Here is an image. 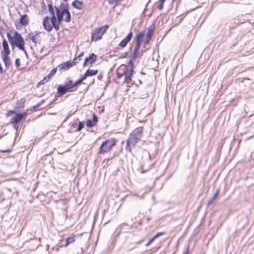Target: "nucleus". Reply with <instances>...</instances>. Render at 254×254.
<instances>
[{"mask_svg":"<svg viewBox=\"0 0 254 254\" xmlns=\"http://www.w3.org/2000/svg\"><path fill=\"white\" fill-rule=\"evenodd\" d=\"M57 18L55 14L54 9L51 3L48 4V9L49 12L52 15L51 18V22L54 26L56 30H58L60 27V23L63 20V16L64 14L66 15V17L64 20L66 22H69L71 19V15L68 10V6L67 4H64L63 2L61 3L59 7L55 6Z\"/></svg>","mask_w":254,"mask_h":254,"instance_id":"1","label":"nucleus"},{"mask_svg":"<svg viewBox=\"0 0 254 254\" xmlns=\"http://www.w3.org/2000/svg\"><path fill=\"white\" fill-rule=\"evenodd\" d=\"M143 127H139L134 129L129 134L127 141L126 149L127 151L131 152L136 144L140 140L143 136Z\"/></svg>","mask_w":254,"mask_h":254,"instance_id":"2","label":"nucleus"},{"mask_svg":"<svg viewBox=\"0 0 254 254\" xmlns=\"http://www.w3.org/2000/svg\"><path fill=\"white\" fill-rule=\"evenodd\" d=\"M9 42L12 46L14 45L18 47L20 50L24 51V53L27 56V53L24 50V41L19 33H14V35L12 36L11 33H6Z\"/></svg>","mask_w":254,"mask_h":254,"instance_id":"3","label":"nucleus"},{"mask_svg":"<svg viewBox=\"0 0 254 254\" xmlns=\"http://www.w3.org/2000/svg\"><path fill=\"white\" fill-rule=\"evenodd\" d=\"M74 86L73 81L70 78H66L64 84L60 85L57 88V94L59 96L64 95L67 92H72L75 91L74 88H72Z\"/></svg>","mask_w":254,"mask_h":254,"instance_id":"4","label":"nucleus"},{"mask_svg":"<svg viewBox=\"0 0 254 254\" xmlns=\"http://www.w3.org/2000/svg\"><path fill=\"white\" fill-rule=\"evenodd\" d=\"M116 143V139L115 138H110L103 141L99 148L98 153L104 154L110 151Z\"/></svg>","mask_w":254,"mask_h":254,"instance_id":"5","label":"nucleus"},{"mask_svg":"<svg viewBox=\"0 0 254 254\" xmlns=\"http://www.w3.org/2000/svg\"><path fill=\"white\" fill-rule=\"evenodd\" d=\"M128 65L129 66V69L128 70V73L125 76L124 79V83L131 85L133 84V82L131 79V77L133 74L134 70H133V63L132 60H130L128 62Z\"/></svg>","mask_w":254,"mask_h":254,"instance_id":"6","label":"nucleus"},{"mask_svg":"<svg viewBox=\"0 0 254 254\" xmlns=\"http://www.w3.org/2000/svg\"><path fill=\"white\" fill-rule=\"evenodd\" d=\"M28 17L26 14H24L21 16L19 21L15 22V25L18 30H21L22 27L28 25Z\"/></svg>","mask_w":254,"mask_h":254,"instance_id":"7","label":"nucleus"},{"mask_svg":"<svg viewBox=\"0 0 254 254\" xmlns=\"http://www.w3.org/2000/svg\"><path fill=\"white\" fill-rule=\"evenodd\" d=\"M129 66L124 64H121L117 70V75L118 78L125 76L128 73Z\"/></svg>","mask_w":254,"mask_h":254,"instance_id":"8","label":"nucleus"},{"mask_svg":"<svg viewBox=\"0 0 254 254\" xmlns=\"http://www.w3.org/2000/svg\"><path fill=\"white\" fill-rule=\"evenodd\" d=\"M27 114V112H24L22 113L17 114L15 117L12 118L10 123L12 124H18L21 121L25 119Z\"/></svg>","mask_w":254,"mask_h":254,"instance_id":"9","label":"nucleus"},{"mask_svg":"<svg viewBox=\"0 0 254 254\" xmlns=\"http://www.w3.org/2000/svg\"><path fill=\"white\" fill-rule=\"evenodd\" d=\"M97 60V56L94 53H92L89 57H86L83 64V66L85 67L88 64L92 65Z\"/></svg>","mask_w":254,"mask_h":254,"instance_id":"10","label":"nucleus"},{"mask_svg":"<svg viewBox=\"0 0 254 254\" xmlns=\"http://www.w3.org/2000/svg\"><path fill=\"white\" fill-rule=\"evenodd\" d=\"M76 63H77V62H76V59H74L73 61L72 62L70 61H67L59 65V67L60 70L67 69L71 67L74 65L76 64Z\"/></svg>","mask_w":254,"mask_h":254,"instance_id":"11","label":"nucleus"},{"mask_svg":"<svg viewBox=\"0 0 254 254\" xmlns=\"http://www.w3.org/2000/svg\"><path fill=\"white\" fill-rule=\"evenodd\" d=\"M43 26L45 30L48 31H50L54 26L51 22V19L48 16L45 17L43 19Z\"/></svg>","mask_w":254,"mask_h":254,"instance_id":"12","label":"nucleus"},{"mask_svg":"<svg viewBox=\"0 0 254 254\" xmlns=\"http://www.w3.org/2000/svg\"><path fill=\"white\" fill-rule=\"evenodd\" d=\"M132 37V33H128L127 35L119 43V45L122 48L125 47Z\"/></svg>","mask_w":254,"mask_h":254,"instance_id":"13","label":"nucleus"},{"mask_svg":"<svg viewBox=\"0 0 254 254\" xmlns=\"http://www.w3.org/2000/svg\"><path fill=\"white\" fill-rule=\"evenodd\" d=\"M145 33H138V34L136 36V43L134 46V48L139 50L140 47L141 42L144 36Z\"/></svg>","mask_w":254,"mask_h":254,"instance_id":"14","label":"nucleus"},{"mask_svg":"<svg viewBox=\"0 0 254 254\" xmlns=\"http://www.w3.org/2000/svg\"><path fill=\"white\" fill-rule=\"evenodd\" d=\"M2 46L3 51L1 52V56H2V55H9L10 51L7 42L5 39H3L2 41Z\"/></svg>","mask_w":254,"mask_h":254,"instance_id":"15","label":"nucleus"},{"mask_svg":"<svg viewBox=\"0 0 254 254\" xmlns=\"http://www.w3.org/2000/svg\"><path fill=\"white\" fill-rule=\"evenodd\" d=\"M8 55H2V56H1L2 60L6 68H8L10 66H12V63Z\"/></svg>","mask_w":254,"mask_h":254,"instance_id":"16","label":"nucleus"},{"mask_svg":"<svg viewBox=\"0 0 254 254\" xmlns=\"http://www.w3.org/2000/svg\"><path fill=\"white\" fill-rule=\"evenodd\" d=\"M130 229V226L127 223H122L119 225L117 228V230L119 233L124 232L126 233L128 232V230Z\"/></svg>","mask_w":254,"mask_h":254,"instance_id":"17","label":"nucleus"},{"mask_svg":"<svg viewBox=\"0 0 254 254\" xmlns=\"http://www.w3.org/2000/svg\"><path fill=\"white\" fill-rule=\"evenodd\" d=\"M91 41L96 42L102 38L105 33H92Z\"/></svg>","mask_w":254,"mask_h":254,"instance_id":"18","label":"nucleus"},{"mask_svg":"<svg viewBox=\"0 0 254 254\" xmlns=\"http://www.w3.org/2000/svg\"><path fill=\"white\" fill-rule=\"evenodd\" d=\"M33 33H29V38L34 43L37 44L40 43V40L37 38V35L38 33H36V34L34 36L33 35Z\"/></svg>","mask_w":254,"mask_h":254,"instance_id":"19","label":"nucleus"},{"mask_svg":"<svg viewBox=\"0 0 254 254\" xmlns=\"http://www.w3.org/2000/svg\"><path fill=\"white\" fill-rule=\"evenodd\" d=\"M72 5L73 7L77 9H82V2L78 0H74L72 2Z\"/></svg>","mask_w":254,"mask_h":254,"instance_id":"20","label":"nucleus"},{"mask_svg":"<svg viewBox=\"0 0 254 254\" xmlns=\"http://www.w3.org/2000/svg\"><path fill=\"white\" fill-rule=\"evenodd\" d=\"M25 103V100L24 98H21L19 100L16 104V108L20 109L24 107Z\"/></svg>","mask_w":254,"mask_h":254,"instance_id":"21","label":"nucleus"},{"mask_svg":"<svg viewBox=\"0 0 254 254\" xmlns=\"http://www.w3.org/2000/svg\"><path fill=\"white\" fill-rule=\"evenodd\" d=\"M86 72L87 74L88 77L91 76L96 75L98 72V69H88L86 70Z\"/></svg>","mask_w":254,"mask_h":254,"instance_id":"22","label":"nucleus"},{"mask_svg":"<svg viewBox=\"0 0 254 254\" xmlns=\"http://www.w3.org/2000/svg\"><path fill=\"white\" fill-rule=\"evenodd\" d=\"M109 27L108 24L104 25L97 28L95 32H106Z\"/></svg>","mask_w":254,"mask_h":254,"instance_id":"23","label":"nucleus"},{"mask_svg":"<svg viewBox=\"0 0 254 254\" xmlns=\"http://www.w3.org/2000/svg\"><path fill=\"white\" fill-rule=\"evenodd\" d=\"M75 236L72 237H68L66 239V243L65 244V247H67V246L75 241L74 239Z\"/></svg>","mask_w":254,"mask_h":254,"instance_id":"24","label":"nucleus"},{"mask_svg":"<svg viewBox=\"0 0 254 254\" xmlns=\"http://www.w3.org/2000/svg\"><path fill=\"white\" fill-rule=\"evenodd\" d=\"M57 71V67H55V68H54L53 69H52L50 73H49L48 74V75L46 76L47 78H48V80H49L50 79H51L52 78V77L56 73Z\"/></svg>","mask_w":254,"mask_h":254,"instance_id":"25","label":"nucleus"},{"mask_svg":"<svg viewBox=\"0 0 254 254\" xmlns=\"http://www.w3.org/2000/svg\"><path fill=\"white\" fill-rule=\"evenodd\" d=\"M96 123H94L93 120H87L86 125L88 127H92L96 125Z\"/></svg>","mask_w":254,"mask_h":254,"instance_id":"26","label":"nucleus"},{"mask_svg":"<svg viewBox=\"0 0 254 254\" xmlns=\"http://www.w3.org/2000/svg\"><path fill=\"white\" fill-rule=\"evenodd\" d=\"M45 100H42L41 101L37 103L35 106H32L31 107L30 110L32 111L34 109H36L41 106L44 103H45Z\"/></svg>","mask_w":254,"mask_h":254,"instance_id":"27","label":"nucleus"},{"mask_svg":"<svg viewBox=\"0 0 254 254\" xmlns=\"http://www.w3.org/2000/svg\"><path fill=\"white\" fill-rule=\"evenodd\" d=\"M153 33H147L146 36V40L144 42V44H146L148 43L150 39L151 38V37L153 35Z\"/></svg>","mask_w":254,"mask_h":254,"instance_id":"28","label":"nucleus"},{"mask_svg":"<svg viewBox=\"0 0 254 254\" xmlns=\"http://www.w3.org/2000/svg\"><path fill=\"white\" fill-rule=\"evenodd\" d=\"M84 127V123L83 122H79L78 123V127L76 129V131H80Z\"/></svg>","mask_w":254,"mask_h":254,"instance_id":"29","label":"nucleus"},{"mask_svg":"<svg viewBox=\"0 0 254 254\" xmlns=\"http://www.w3.org/2000/svg\"><path fill=\"white\" fill-rule=\"evenodd\" d=\"M82 82V81L80 79H78L74 83V86L72 87V88H74L76 91L78 88V86L81 84Z\"/></svg>","mask_w":254,"mask_h":254,"instance_id":"30","label":"nucleus"},{"mask_svg":"<svg viewBox=\"0 0 254 254\" xmlns=\"http://www.w3.org/2000/svg\"><path fill=\"white\" fill-rule=\"evenodd\" d=\"M49 80H48V78L47 77H45L43 80L40 81L38 83V85H43L47 82Z\"/></svg>","mask_w":254,"mask_h":254,"instance_id":"31","label":"nucleus"},{"mask_svg":"<svg viewBox=\"0 0 254 254\" xmlns=\"http://www.w3.org/2000/svg\"><path fill=\"white\" fill-rule=\"evenodd\" d=\"M219 193V189H217L216 190H215V192H214V193L213 194L212 198H213L214 199H215V198L217 197V196H218V194Z\"/></svg>","mask_w":254,"mask_h":254,"instance_id":"32","label":"nucleus"},{"mask_svg":"<svg viewBox=\"0 0 254 254\" xmlns=\"http://www.w3.org/2000/svg\"><path fill=\"white\" fill-rule=\"evenodd\" d=\"M154 27H155L154 24H152L151 25H150L149 27H148V28H147L148 31L147 32H153L154 30Z\"/></svg>","mask_w":254,"mask_h":254,"instance_id":"33","label":"nucleus"},{"mask_svg":"<svg viewBox=\"0 0 254 254\" xmlns=\"http://www.w3.org/2000/svg\"><path fill=\"white\" fill-rule=\"evenodd\" d=\"M15 64L16 67L18 68L20 66V62L19 59H18V58L16 59L15 61Z\"/></svg>","mask_w":254,"mask_h":254,"instance_id":"34","label":"nucleus"},{"mask_svg":"<svg viewBox=\"0 0 254 254\" xmlns=\"http://www.w3.org/2000/svg\"><path fill=\"white\" fill-rule=\"evenodd\" d=\"M164 3L159 1V4L157 6L159 10H162L163 7Z\"/></svg>","mask_w":254,"mask_h":254,"instance_id":"35","label":"nucleus"},{"mask_svg":"<svg viewBox=\"0 0 254 254\" xmlns=\"http://www.w3.org/2000/svg\"><path fill=\"white\" fill-rule=\"evenodd\" d=\"M83 54H84V52H82L80 53V54L76 58H75L74 59H76V62H77V63L78 62L77 61V60L80 61V58L83 56Z\"/></svg>","mask_w":254,"mask_h":254,"instance_id":"36","label":"nucleus"},{"mask_svg":"<svg viewBox=\"0 0 254 254\" xmlns=\"http://www.w3.org/2000/svg\"><path fill=\"white\" fill-rule=\"evenodd\" d=\"M215 199H214L213 198H211L209 199V200L207 202V206L208 207L209 206H210L212 203L213 202V201Z\"/></svg>","mask_w":254,"mask_h":254,"instance_id":"37","label":"nucleus"},{"mask_svg":"<svg viewBox=\"0 0 254 254\" xmlns=\"http://www.w3.org/2000/svg\"><path fill=\"white\" fill-rule=\"evenodd\" d=\"M92 120L96 124L98 122V117H97V116L95 114H94L93 115V119H92Z\"/></svg>","mask_w":254,"mask_h":254,"instance_id":"38","label":"nucleus"},{"mask_svg":"<svg viewBox=\"0 0 254 254\" xmlns=\"http://www.w3.org/2000/svg\"><path fill=\"white\" fill-rule=\"evenodd\" d=\"M87 77H88L87 74L86 72H85V73L83 74V75L81 77L80 79L82 81H83V80L86 79V78Z\"/></svg>","mask_w":254,"mask_h":254,"instance_id":"39","label":"nucleus"},{"mask_svg":"<svg viewBox=\"0 0 254 254\" xmlns=\"http://www.w3.org/2000/svg\"><path fill=\"white\" fill-rule=\"evenodd\" d=\"M139 50L136 49L134 48L133 52V57H135L138 51Z\"/></svg>","mask_w":254,"mask_h":254,"instance_id":"40","label":"nucleus"},{"mask_svg":"<svg viewBox=\"0 0 254 254\" xmlns=\"http://www.w3.org/2000/svg\"><path fill=\"white\" fill-rule=\"evenodd\" d=\"M154 241L151 239L146 244H145V246L146 247H148L152 243H153Z\"/></svg>","mask_w":254,"mask_h":254,"instance_id":"41","label":"nucleus"},{"mask_svg":"<svg viewBox=\"0 0 254 254\" xmlns=\"http://www.w3.org/2000/svg\"><path fill=\"white\" fill-rule=\"evenodd\" d=\"M164 234V232H158L156 235L157 237H159V236L163 235Z\"/></svg>","mask_w":254,"mask_h":254,"instance_id":"42","label":"nucleus"},{"mask_svg":"<svg viewBox=\"0 0 254 254\" xmlns=\"http://www.w3.org/2000/svg\"><path fill=\"white\" fill-rule=\"evenodd\" d=\"M67 201H68L66 199H64V200H62V202L63 204H64V205H66V203H67Z\"/></svg>","mask_w":254,"mask_h":254,"instance_id":"43","label":"nucleus"},{"mask_svg":"<svg viewBox=\"0 0 254 254\" xmlns=\"http://www.w3.org/2000/svg\"><path fill=\"white\" fill-rule=\"evenodd\" d=\"M183 254H189V248L187 250L183 252Z\"/></svg>","mask_w":254,"mask_h":254,"instance_id":"44","label":"nucleus"},{"mask_svg":"<svg viewBox=\"0 0 254 254\" xmlns=\"http://www.w3.org/2000/svg\"><path fill=\"white\" fill-rule=\"evenodd\" d=\"M140 170V172L141 173H145V172H146L145 170H143V167H141V168L140 169V170Z\"/></svg>","mask_w":254,"mask_h":254,"instance_id":"45","label":"nucleus"},{"mask_svg":"<svg viewBox=\"0 0 254 254\" xmlns=\"http://www.w3.org/2000/svg\"><path fill=\"white\" fill-rule=\"evenodd\" d=\"M97 78L99 80H101L103 78V76H102V74H100V75H99L98 76Z\"/></svg>","mask_w":254,"mask_h":254,"instance_id":"46","label":"nucleus"},{"mask_svg":"<svg viewBox=\"0 0 254 254\" xmlns=\"http://www.w3.org/2000/svg\"><path fill=\"white\" fill-rule=\"evenodd\" d=\"M70 117V115H68V116H67L65 118V119L64 120V122H66L68 119Z\"/></svg>","mask_w":254,"mask_h":254,"instance_id":"47","label":"nucleus"},{"mask_svg":"<svg viewBox=\"0 0 254 254\" xmlns=\"http://www.w3.org/2000/svg\"><path fill=\"white\" fill-rule=\"evenodd\" d=\"M157 237V236H156V235H155L151 239L154 241L155 239H156Z\"/></svg>","mask_w":254,"mask_h":254,"instance_id":"48","label":"nucleus"},{"mask_svg":"<svg viewBox=\"0 0 254 254\" xmlns=\"http://www.w3.org/2000/svg\"><path fill=\"white\" fill-rule=\"evenodd\" d=\"M2 152H10V150L9 149L5 150H2Z\"/></svg>","mask_w":254,"mask_h":254,"instance_id":"49","label":"nucleus"},{"mask_svg":"<svg viewBox=\"0 0 254 254\" xmlns=\"http://www.w3.org/2000/svg\"><path fill=\"white\" fill-rule=\"evenodd\" d=\"M14 113V111H10L8 113H7L6 114V116H8L9 115V114H11V113Z\"/></svg>","mask_w":254,"mask_h":254,"instance_id":"50","label":"nucleus"},{"mask_svg":"<svg viewBox=\"0 0 254 254\" xmlns=\"http://www.w3.org/2000/svg\"><path fill=\"white\" fill-rule=\"evenodd\" d=\"M44 49V47L43 46V47L41 48V50H40V52H41V53H42V52H43V51Z\"/></svg>","mask_w":254,"mask_h":254,"instance_id":"51","label":"nucleus"},{"mask_svg":"<svg viewBox=\"0 0 254 254\" xmlns=\"http://www.w3.org/2000/svg\"><path fill=\"white\" fill-rule=\"evenodd\" d=\"M14 127L16 129H18V127L17 126H16L15 125H14Z\"/></svg>","mask_w":254,"mask_h":254,"instance_id":"52","label":"nucleus"},{"mask_svg":"<svg viewBox=\"0 0 254 254\" xmlns=\"http://www.w3.org/2000/svg\"><path fill=\"white\" fill-rule=\"evenodd\" d=\"M165 0H159V1H161V2H163V3H164V2H165Z\"/></svg>","mask_w":254,"mask_h":254,"instance_id":"53","label":"nucleus"},{"mask_svg":"<svg viewBox=\"0 0 254 254\" xmlns=\"http://www.w3.org/2000/svg\"><path fill=\"white\" fill-rule=\"evenodd\" d=\"M49 245H47V251L49 250Z\"/></svg>","mask_w":254,"mask_h":254,"instance_id":"54","label":"nucleus"},{"mask_svg":"<svg viewBox=\"0 0 254 254\" xmlns=\"http://www.w3.org/2000/svg\"><path fill=\"white\" fill-rule=\"evenodd\" d=\"M64 1H65L66 2L67 1V0H63Z\"/></svg>","mask_w":254,"mask_h":254,"instance_id":"55","label":"nucleus"},{"mask_svg":"<svg viewBox=\"0 0 254 254\" xmlns=\"http://www.w3.org/2000/svg\"><path fill=\"white\" fill-rule=\"evenodd\" d=\"M141 80H139V83H141Z\"/></svg>","mask_w":254,"mask_h":254,"instance_id":"56","label":"nucleus"}]
</instances>
